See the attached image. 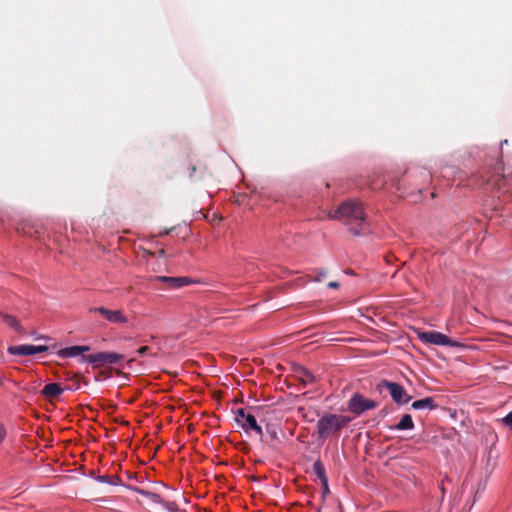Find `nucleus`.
<instances>
[{
	"instance_id": "obj_26",
	"label": "nucleus",
	"mask_w": 512,
	"mask_h": 512,
	"mask_svg": "<svg viewBox=\"0 0 512 512\" xmlns=\"http://www.w3.org/2000/svg\"><path fill=\"white\" fill-rule=\"evenodd\" d=\"M6 437V429L4 425L0 422V443L5 439Z\"/></svg>"
},
{
	"instance_id": "obj_9",
	"label": "nucleus",
	"mask_w": 512,
	"mask_h": 512,
	"mask_svg": "<svg viewBox=\"0 0 512 512\" xmlns=\"http://www.w3.org/2000/svg\"><path fill=\"white\" fill-rule=\"evenodd\" d=\"M89 350H90L89 346H85V345L78 346V345H75V346H71V347H67V348L61 349L58 352V355L61 358L76 357L78 355L83 354L84 352L89 351Z\"/></svg>"
},
{
	"instance_id": "obj_1",
	"label": "nucleus",
	"mask_w": 512,
	"mask_h": 512,
	"mask_svg": "<svg viewBox=\"0 0 512 512\" xmlns=\"http://www.w3.org/2000/svg\"><path fill=\"white\" fill-rule=\"evenodd\" d=\"M329 218L342 221L356 236L366 232V215L362 203L357 200L343 202L338 209L329 212Z\"/></svg>"
},
{
	"instance_id": "obj_10",
	"label": "nucleus",
	"mask_w": 512,
	"mask_h": 512,
	"mask_svg": "<svg viewBox=\"0 0 512 512\" xmlns=\"http://www.w3.org/2000/svg\"><path fill=\"white\" fill-rule=\"evenodd\" d=\"M0 318L5 324L15 330L17 333H24V329L20 321L15 316L0 312Z\"/></svg>"
},
{
	"instance_id": "obj_16",
	"label": "nucleus",
	"mask_w": 512,
	"mask_h": 512,
	"mask_svg": "<svg viewBox=\"0 0 512 512\" xmlns=\"http://www.w3.org/2000/svg\"><path fill=\"white\" fill-rule=\"evenodd\" d=\"M413 428L414 422L410 414H404L396 425L397 430H411Z\"/></svg>"
},
{
	"instance_id": "obj_21",
	"label": "nucleus",
	"mask_w": 512,
	"mask_h": 512,
	"mask_svg": "<svg viewBox=\"0 0 512 512\" xmlns=\"http://www.w3.org/2000/svg\"><path fill=\"white\" fill-rule=\"evenodd\" d=\"M231 397L233 402L238 403L242 401V392L236 388H233L231 392Z\"/></svg>"
},
{
	"instance_id": "obj_6",
	"label": "nucleus",
	"mask_w": 512,
	"mask_h": 512,
	"mask_svg": "<svg viewBox=\"0 0 512 512\" xmlns=\"http://www.w3.org/2000/svg\"><path fill=\"white\" fill-rule=\"evenodd\" d=\"M90 312L99 313L108 322L112 324H126L128 319L122 310H110L103 306L92 307L89 309Z\"/></svg>"
},
{
	"instance_id": "obj_7",
	"label": "nucleus",
	"mask_w": 512,
	"mask_h": 512,
	"mask_svg": "<svg viewBox=\"0 0 512 512\" xmlns=\"http://www.w3.org/2000/svg\"><path fill=\"white\" fill-rule=\"evenodd\" d=\"M382 386L388 389L393 401L397 404H406L411 399L405 388L398 383L383 381Z\"/></svg>"
},
{
	"instance_id": "obj_33",
	"label": "nucleus",
	"mask_w": 512,
	"mask_h": 512,
	"mask_svg": "<svg viewBox=\"0 0 512 512\" xmlns=\"http://www.w3.org/2000/svg\"><path fill=\"white\" fill-rule=\"evenodd\" d=\"M128 477H129L130 479H131V478H135V479H137V475H134V476H133V475H131L130 473H128Z\"/></svg>"
},
{
	"instance_id": "obj_8",
	"label": "nucleus",
	"mask_w": 512,
	"mask_h": 512,
	"mask_svg": "<svg viewBox=\"0 0 512 512\" xmlns=\"http://www.w3.org/2000/svg\"><path fill=\"white\" fill-rule=\"evenodd\" d=\"M153 281L162 282L167 288L175 289L183 286L190 285L193 280L189 277H168V276H156Z\"/></svg>"
},
{
	"instance_id": "obj_17",
	"label": "nucleus",
	"mask_w": 512,
	"mask_h": 512,
	"mask_svg": "<svg viewBox=\"0 0 512 512\" xmlns=\"http://www.w3.org/2000/svg\"><path fill=\"white\" fill-rule=\"evenodd\" d=\"M313 471L314 473L321 479L322 482L325 484L327 483V477L325 474V469L321 461H316L313 464Z\"/></svg>"
},
{
	"instance_id": "obj_34",
	"label": "nucleus",
	"mask_w": 512,
	"mask_h": 512,
	"mask_svg": "<svg viewBox=\"0 0 512 512\" xmlns=\"http://www.w3.org/2000/svg\"><path fill=\"white\" fill-rule=\"evenodd\" d=\"M337 509L339 510V512H342V506L340 503L338 504Z\"/></svg>"
},
{
	"instance_id": "obj_2",
	"label": "nucleus",
	"mask_w": 512,
	"mask_h": 512,
	"mask_svg": "<svg viewBox=\"0 0 512 512\" xmlns=\"http://www.w3.org/2000/svg\"><path fill=\"white\" fill-rule=\"evenodd\" d=\"M351 421V418L341 414L326 413L321 416L316 424V436L318 441L340 436L341 430Z\"/></svg>"
},
{
	"instance_id": "obj_27",
	"label": "nucleus",
	"mask_w": 512,
	"mask_h": 512,
	"mask_svg": "<svg viewBox=\"0 0 512 512\" xmlns=\"http://www.w3.org/2000/svg\"><path fill=\"white\" fill-rule=\"evenodd\" d=\"M150 350V348L148 346H142L140 347L138 350H137V353L139 355H144L146 354L148 351Z\"/></svg>"
},
{
	"instance_id": "obj_29",
	"label": "nucleus",
	"mask_w": 512,
	"mask_h": 512,
	"mask_svg": "<svg viewBox=\"0 0 512 512\" xmlns=\"http://www.w3.org/2000/svg\"><path fill=\"white\" fill-rule=\"evenodd\" d=\"M327 286H328V288L336 289V288H338V287H339V283H338V282H336V281H331V282H329V283H328V285H327Z\"/></svg>"
},
{
	"instance_id": "obj_11",
	"label": "nucleus",
	"mask_w": 512,
	"mask_h": 512,
	"mask_svg": "<svg viewBox=\"0 0 512 512\" xmlns=\"http://www.w3.org/2000/svg\"><path fill=\"white\" fill-rule=\"evenodd\" d=\"M63 388L58 383H49L44 386L41 394L48 399L56 398L63 392Z\"/></svg>"
},
{
	"instance_id": "obj_19",
	"label": "nucleus",
	"mask_w": 512,
	"mask_h": 512,
	"mask_svg": "<svg viewBox=\"0 0 512 512\" xmlns=\"http://www.w3.org/2000/svg\"><path fill=\"white\" fill-rule=\"evenodd\" d=\"M234 414V421L236 424L240 427H242V424L245 423V419L248 414L245 413V410L243 408H238L237 410L233 411Z\"/></svg>"
},
{
	"instance_id": "obj_25",
	"label": "nucleus",
	"mask_w": 512,
	"mask_h": 512,
	"mask_svg": "<svg viewBox=\"0 0 512 512\" xmlns=\"http://www.w3.org/2000/svg\"><path fill=\"white\" fill-rule=\"evenodd\" d=\"M316 272L318 274L317 278L315 279L316 281H320L321 278H323L327 275V270H324V269H317Z\"/></svg>"
},
{
	"instance_id": "obj_36",
	"label": "nucleus",
	"mask_w": 512,
	"mask_h": 512,
	"mask_svg": "<svg viewBox=\"0 0 512 512\" xmlns=\"http://www.w3.org/2000/svg\"><path fill=\"white\" fill-rule=\"evenodd\" d=\"M204 512H211V511H209V510H205Z\"/></svg>"
},
{
	"instance_id": "obj_15",
	"label": "nucleus",
	"mask_w": 512,
	"mask_h": 512,
	"mask_svg": "<svg viewBox=\"0 0 512 512\" xmlns=\"http://www.w3.org/2000/svg\"><path fill=\"white\" fill-rule=\"evenodd\" d=\"M127 488L131 489L132 491H134L138 494L145 496L148 500H150L153 503H162L161 497L156 493L149 492V491H146V490H143V489H140L137 487H133V486H127Z\"/></svg>"
},
{
	"instance_id": "obj_35",
	"label": "nucleus",
	"mask_w": 512,
	"mask_h": 512,
	"mask_svg": "<svg viewBox=\"0 0 512 512\" xmlns=\"http://www.w3.org/2000/svg\"><path fill=\"white\" fill-rule=\"evenodd\" d=\"M503 144H508V141H507V140L502 141V142H501V146H502Z\"/></svg>"
},
{
	"instance_id": "obj_23",
	"label": "nucleus",
	"mask_w": 512,
	"mask_h": 512,
	"mask_svg": "<svg viewBox=\"0 0 512 512\" xmlns=\"http://www.w3.org/2000/svg\"><path fill=\"white\" fill-rule=\"evenodd\" d=\"M33 355L38 353H43L48 350V346L46 345H32Z\"/></svg>"
},
{
	"instance_id": "obj_28",
	"label": "nucleus",
	"mask_w": 512,
	"mask_h": 512,
	"mask_svg": "<svg viewBox=\"0 0 512 512\" xmlns=\"http://www.w3.org/2000/svg\"><path fill=\"white\" fill-rule=\"evenodd\" d=\"M267 433L270 435L271 441L277 439V433L274 430H267Z\"/></svg>"
},
{
	"instance_id": "obj_30",
	"label": "nucleus",
	"mask_w": 512,
	"mask_h": 512,
	"mask_svg": "<svg viewBox=\"0 0 512 512\" xmlns=\"http://www.w3.org/2000/svg\"><path fill=\"white\" fill-rule=\"evenodd\" d=\"M79 387H80V384L78 382H76L75 384H73V386L68 387V389L77 390V389H79Z\"/></svg>"
},
{
	"instance_id": "obj_13",
	"label": "nucleus",
	"mask_w": 512,
	"mask_h": 512,
	"mask_svg": "<svg viewBox=\"0 0 512 512\" xmlns=\"http://www.w3.org/2000/svg\"><path fill=\"white\" fill-rule=\"evenodd\" d=\"M411 407L415 410L428 409L434 410L437 408V404L435 403L432 397H426L420 400H416L412 403Z\"/></svg>"
},
{
	"instance_id": "obj_24",
	"label": "nucleus",
	"mask_w": 512,
	"mask_h": 512,
	"mask_svg": "<svg viewBox=\"0 0 512 512\" xmlns=\"http://www.w3.org/2000/svg\"><path fill=\"white\" fill-rule=\"evenodd\" d=\"M501 421L505 426L512 429V411L508 413L504 418H502Z\"/></svg>"
},
{
	"instance_id": "obj_5",
	"label": "nucleus",
	"mask_w": 512,
	"mask_h": 512,
	"mask_svg": "<svg viewBox=\"0 0 512 512\" xmlns=\"http://www.w3.org/2000/svg\"><path fill=\"white\" fill-rule=\"evenodd\" d=\"M418 338L428 344L433 345H440V346H450L455 347L458 346L456 342L451 340L448 336L445 334H442L440 332L436 331H427V332H421L418 334Z\"/></svg>"
},
{
	"instance_id": "obj_4",
	"label": "nucleus",
	"mask_w": 512,
	"mask_h": 512,
	"mask_svg": "<svg viewBox=\"0 0 512 512\" xmlns=\"http://www.w3.org/2000/svg\"><path fill=\"white\" fill-rule=\"evenodd\" d=\"M377 407V403L371 399L365 398L360 393H354L348 401L347 408L351 413L360 415L367 410H371Z\"/></svg>"
},
{
	"instance_id": "obj_14",
	"label": "nucleus",
	"mask_w": 512,
	"mask_h": 512,
	"mask_svg": "<svg viewBox=\"0 0 512 512\" xmlns=\"http://www.w3.org/2000/svg\"><path fill=\"white\" fill-rule=\"evenodd\" d=\"M8 353L17 356L33 355L32 345L24 344L18 346H10L7 349Z\"/></svg>"
},
{
	"instance_id": "obj_12",
	"label": "nucleus",
	"mask_w": 512,
	"mask_h": 512,
	"mask_svg": "<svg viewBox=\"0 0 512 512\" xmlns=\"http://www.w3.org/2000/svg\"><path fill=\"white\" fill-rule=\"evenodd\" d=\"M242 428H244L246 431H249V430H252L254 431L257 435L260 436L261 440L265 441L263 439V431H262V428L257 424V421L255 419V417L251 414H248L246 419H245V423L242 424Z\"/></svg>"
},
{
	"instance_id": "obj_32",
	"label": "nucleus",
	"mask_w": 512,
	"mask_h": 512,
	"mask_svg": "<svg viewBox=\"0 0 512 512\" xmlns=\"http://www.w3.org/2000/svg\"><path fill=\"white\" fill-rule=\"evenodd\" d=\"M190 170H191L190 176H192V174H193V173L195 172V170H196V167H195L194 165H192V166L190 167Z\"/></svg>"
},
{
	"instance_id": "obj_31",
	"label": "nucleus",
	"mask_w": 512,
	"mask_h": 512,
	"mask_svg": "<svg viewBox=\"0 0 512 512\" xmlns=\"http://www.w3.org/2000/svg\"><path fill=\"white\" fill-rule=\"evenodd\" d=\"M5 377L0 373V386L3 385Z\"/></svg>"
},
{
	"instance_id": "obj_20",
	"label": "nucleus",
	"mask_w": 512,
	"mask_h": 512,
	"mask_svg": "<svg viewBox=\"0 0 512 512\" xmlns=\"http://www.w3.org/2000/svg\"><path fill=\"white\" fill-rule=\"evenodd\" d=\"M300 379L304 385L315 382V376L306 369L301 370Z\"/></svg>"
},
{
	"instance_id": "obj_18",
	"label": "nucleus",
	"mask_w": 512,
	"mask_h": 512,
	"mask_svg": "<svg viewBox=\"0 0 512 512\" xmlns=\"http://www.w3.org/2000/svg\"><path fill=\"white\" fill-rule=\"evenodd\" d=\"M97 480L101 483H108L111 485H119L121 484V479L119 476H108V475H101L97 477Z\"/></svg>"
},
{
	"instance_id": "obj_22",
	"label": "nucleus",
	"mask_w": 512,
	"mask_h": 512,
	"mask_svg": "<svg viewBox=\"0 0 512 512\" xmlns=\"http://www.w3.org/2000/svg\"><path fill=\"white\" fill-rule=\"evenodd\" d=\"M162 503L168 512H177L178 511V506L176 503L169 502V501H165V502L162 501Z\"/></svg>"
},
{
	"instance_id": "obj_3",
	"label": "nucleus",
	"mask_w": 512,
	"mask_h": 512,
	"mask_svg": "<svg viewBox=\"0 0 512 512\" xmlns=\"http://www.w3.org/2000/svg\"><path fill=\"white\" fill-rule=\"evenodd\" d=\"M124 359V355L115 352H98L95 354L83 356V360L93 364L94 367H99L106 364H119Z\"/></svg>"
}]
</instances>
